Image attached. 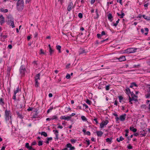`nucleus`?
<instances>
[{
  "label": "nucleus",
  "instance_id": "obj_1",
  "mask_svg": "<svg viewBox=\"0 0 150 150\" xmlns=\"http://www.w3.org/2000/svg\"><path fill=\"white\" fill-rule=\"evenodd\" d=\"M24 7L23 0H18L16 4V8L18 11H22Z\"/></svg>",
  "mask_w": 150,
  "mask_h": 150
},
{
  "label": "nucleus",
  "instance_id": "obj_2",
  "mask_svg": "<svg viewBox=\"0 0 150 150\" xmlns=\"http://www.w3.org/2000/svg\"><path fill=\"white\" fill-rule=\"evenodd\" d=\"M7 18L8 19L7 21L8 24L11 26L12 28L15 27L14 24V19L13 18L11 15H9L7 16Z\"/></svg>",
  "mask_w": 150,
  "mask_h": 150
},
{
  "label": "nucleus",
  "instance_id": "obj_3",
  "mask_svg": "<svg viewBox=\"0 0 150 150\" xmlns=\"http://www.w3.org/2000/svg\"><path fill=\"white\" fill-rule=\"evenodd\" d=\"M10 114L11 111L10 110L8 111L7 109L5 110V119L6 121L9 120V117H10V118H11V117L10 116Z\"/></svg>",
  "mask_w": 150,
  "mask_h": 150
},
{
  "label": "nucleus",
  "instance_id": "obj_4",
  "mask_svg": "<svg viewBox=\"0 0 150 150\" xmlns=\"http://www.w3.org/2000/svg\"><path fill=\"white\" fill-rule=\"evenodd\" d=\"M19 71L21 74L23 75H25L26 71L25 66L24 65H22L20 68Z\"/></svg>",
  "mask_w": 150,
  "mask_h": 150
},
{
  "label": "nucleus",
  "instance_id": "obj_5",
  "mask_svg": "<svg viewBox=\"0 0 150 150\" xmlns=\"http://www.w3.org/2000/svg\"><path fill=\"white\" fill-rule=\"evenodd\" d=\"M131 97H130L129 95V102H131L132 101L134 100L135 101H137V99L135 98V97H137V96L134 94L133 92L131 94Z\"/></svg>",
  "mask_w": 150,
  "mask_h": 150
},
{
  "label": "nucleus",
  "instance_id": "obj_6",
  "mask_svg": "<svg viewBox=\"0 0 150 150\" xmlns=\"http://www.w3.org/2000/svg\"><path fill=\"white\" fill-rule=\"evenodd\" d=\"M137 49H133V48H129L125 50V52L127 53H131L135 52Z\"/></svg>",
  "mask_w": 150,
  "mask_h": 150
},
{
  "label": "nucleus",
  "instance_id": "obj_7",
  "mask_svg": "<svg viewBox=\"0 0 150 150\" xmlns=\"http://www.w3.org/2000/svg\"><path fill=\"white\" fill-rule=\"evenodd\" d=\"M108 122V121L107 120L103 121L100 124V128H102L104 127V126L106 125Z\"/></svg>",
  "mask_w": 150,
  "mask_h": 150
},
{
  "label": "nucleus",
  "instance_id": "obj_8",
  "mask_svg": "<svg viewBox=\"0 0 150 150\" xmlns=\"http://www.w3.org/2000/svg\"><path fill=\"white\" fill-rule=\"evenodd\" d=\"M60 118L61 119L67 120L68 121L71 119V116L66 117L65 116H62Z\"/></svg>",
  "mask_w": 150,
  "mask_h": 150
},
{
  "label": "nucleus",
  "instance_id": "obj_9",
  "mask_svg": "<svg viewBox=\"0 0 150 150\" xmlns=\"http://www.w3.org/2000/svg\"><path fill=\"white\" fill-rule=\"evenodd\" d=\"M88 52L86 50H85L83 48L81 49L79 52V54H86Z\"/></svg>",
  "mask_w": 150,
  "mask_h": 150
},
{
  "label": "nucleus",
  "instance_id": "obj_10",
  "mask_svg": "<svg viewBox=\"0 0 150 150\" xmlns=\"http://www.w3.org/2000/svg\"><path fill=\"white\" fill-rule=\"evenodd\" d=\"M126 114H124L123 115H121L120 117V119L121 121H124L126 118Z\"/></svg>",
  "mask_w": 150,
  "mask_h": 150
},
{
  "label": "nucleus",
  "instance_id": "obj_11",
  "mask_svg": "<svg viewBox=\"0 0 150 150\" xmlns=\"http://www.w3.org/2000/svg\"><path fill=\"white\" fill-rule=\"evenodd\" d=\"M72 6V2H70L68 4V6L67 8V10L68 11H69L71 10Z\"/></svg>",
  "mask_w": 150,
  "mask_h": 150
},
{
  "label": "nucleus",
  "instance_id": "obj_12",
  "mask_svg": "<svg viewBox=\"0 0 150 150\" xmlns=\"http://www.w3.org/2000/svg\"><path fill=\"white\" fill-rule=\"evenodd\" d=\"M108 20L110 22H112L113 20V17L112 14L109 13L107 15Z\"/></svg>",
  "mask_w": 150,
  "mask_h": 150
},
{
  "label": "nucleus",
  "instance_id": "obj_13",
  "mask_svg": "<svg viewBox=\"0 0 150 150\" xmlns=\"http://www.w3.org/2000/svg\"><path fill=\"white\" fill-rule=\"evenodd\" d=\"M4 18L2 15L0 16V23L2 24L4 22Z\"/></svg>",
  "mask_w": 150,
  "mask_h": 150
},
{
  "label": "nucleus",
  "instance_id": "obj_14",
  "mask_svg": "<svg viewBox=\"0 0 150 150\" xmlns=\"http://www.w3.org/2000/svg\"><path fill=\"white\" fill-rule=\"evenodd\" d=\"M40 73L36 74L35 77V80H40Z\"/></svg>",
  "mask_w": 150,
  "mask_h": 150
},
{
  "label": "nucleus",
  "instance_id": "obj_15",
  "mask_svg": "<svg viewBox=\"0 0 150 150\" xmlns=\"http://www.w3.org/2000/svg\"><path fill=\"white\" fill-rule=\"evenodd\" d=\"M108 40V38H107V39H105V40H101L100 42H99L98 40H97L96 41V42L95 44H96V45H98L99 43L101 44L103 42H104L105 41L107 40Z\"/></svg>",
  "mask_w": 150,
  "mask_h": 150
},
{
  "label": "nucleus",
  "instance_id": "obj_16",
  "mask_svg": "<svg viewBox=\"0 0 150 150\" xmlns=\"http://www.w3.org/2000/svg\"><path fill=\"white\" fill-rule=\"evenodd\" d=\"M118 60L120 62H122L123 61H124L125 60V56H122L120 57L118 59Z\"/></svg>",
  "mask_w": 150,
  "mask_h": 150
},
{
  "label": "nucleus",
  "instance_id": "obj_17",
  "mask_svg": "<svg viewBox=\"0 0 150 150\" xmlns=\"http://www.w3.org/2000/svg\"><path fill=\"white\" fill-rule=\"evenodd\" d=\"M96 133L98 137H101L103 134V133L101 131H97Z\"/></svg>",
  "mask_w": 150,
  "mask_h": 150
},
{
  "label": "nucleus",
  "instance_id": "obj_18",
  "mask_svg": "<svg viewBox=\"0 0 150 150\" xmlns=\"http://www.w3.org/2000/svg\"><path fill=\"white\" fill-rule=\"evenodd\" d=\"M142 17L146 20L150 21V16H147L145 15H143Z\"/></svg>",
  "mask_w": 150,
  "mask_h": 150
},
{
  "label": "nucleus",
  "instance_id": "obj_19",
  "mask_svg": "<svg viewBox=\"0 0 150 150\" xmlns=\"http://www.w3.org/2000/svg\"><path fill=\"white\" fill-rule=\"evenodd\" d=\"M129 129L130 130L134 132H136L137 131V129L136 128H134L133 127H130L129 128Z\"/></svg>",
  "mask_w": 150,
  "mask_h": 150
},
{
  "label": "nucleus",
  "instance_id": "obj_20",
  "mask_svg": "<svg viewBox=\"0 0 150 150\" xmlns=\"http://www.w3.org/2000/svg\"><path fill=\"white\" fill-rule=\"evenodd\" d=\"M112 137H110V138H108L106 139V142H107L110 143L112 142Z\"/></svg>",
  "mask_w": 150,
  "mask_h": 150
},
{
  "label": "nucleus",
  "instance_id": "obj_21",
  "mask_svg": "<svg viewBox=\"0 0 150 150\" xmlns=\"http://www.w3.org/2000/svg\"><path fill=\"white\" fill-rule=\"evenodd\" d=\"M124 139V138L122 136H120L119 138H117L116 139V140L117 142H120V141H122Z\"/></svg>",
  "mask_w": 150,
  "mask_h": 150
},
{
  "label": "nucleus",
  "instance_id": "obj_22",
  "mask_svg": "<svg viewBox=\"0 0 150 150\" xmlns=\"http://www.w3.org/2000/svg\"><path fill=\"white\" fill-rule=\"evenodd\" d=\"M57 49L59 51V52L61 53V47L60 45H57L56 46Z\"/></svg>",
  "mask_w": 150,
  "mask_h": 150
},
{
  "label": "nucleus",
  "instance_id": "obj_23",
  "mask_svg": "<svg viewBox=\"0 0 150 150\" xmlns=\"http://www.w3.org/2000/svg\"><path fill=\"white\" fill-rule=\"evenodd\" d=\"M16 113L18 117L19 118H20L21 119H22L23 118L22 115L18 111H17Z\"/></svg>",
  "mask_w": 150,
  "mask_h": 150
},
{
  "label": "nucleus",
  "instance_id": "obj_24",
  "mask_svg": "<svg viewBox=\"0 0 150 150\" xmlns=\"http://www.w3.org/2000/svg\"><path fill=\"white\" fill-rule=\"evenodd\" d=\"M126 91L128 94V96L129 95V94H131L132 93V92H131L130 91V90L129 88H127L126 89Z\"/></svg>",
  "mask_w": 150,
  "mask_h": 150
},
{
  "label": "nucleus",
  "instance_id": "obj_25",
  "mask_svg": "<svg viewBox=\"0 0 150 150\" xmlns=\"http://www.w3.org/2000/svg\"><path fill=\"white\" fill-rule=\"evenodd\" d=\"M134 86L137 87V84L134 82H133L131 83L130 87L132 88Z\"/></svg>",
  "mask_w": 150,
  "mask_h": 150
},
{
  "label": "nucleus",
  "instance_id": "obj_26",
  "mask_svg": "<svg viewBox=\"0 0 150 150\" xmlns=\"http://www.w3.org/2000/svg\"><path fill=\"white\" fill-rule=\"evenodd\" d=\"M35 86L36 87H38L39 85V83L38 82V80H35Z\"/></svg>",
  "mask_w": 150,
  "mask_h": 150
},
{
  "label": "nucleus",
  "instance_id": "obj_27",
  "mask_svg": "<svg viewBox=\"0 0 150 150\" xmlns=\"http://www.w3.org/2000/svg\"><path fill=\"white\" fill-rule=\"evenodd\" d=\"M5 103L3 101V99L2 98H0V104L3 105Z\"/></svg>",
  "mask_w": 150,
  "mask_h": 150
},
{
  "label": "nucleus",
  "instance_id": "obj_28",
  "mask_svg": "<svg viewBox=\"0 0 150 150\" xmlns=\"http://www.w3.org/2000/svg\"><path fill=\"white\" fill-rule=\"evenodd\" d=\"M41 135H43L45 137H47V133L45 132H42L41 133Z\"/></svg>",
  "mask_w": 150,
  "mask_h": 150
},
{
  "label": "nucleus",
  "instance_id": "obj_29",
  "mask_svg": "<svg viewBox=\"0 0 150 150\" xmlns=\"http://www.w3.org/2000/svg\"><path fill=\"white\" fill-rule=\"evenodd\" d=\"M20 91V89H19V87L18 86L17 88V89L16 91H15L14 92V93L15 94H16L17 93H18Z\"/></svg>",
  "mask_w": 150,
  "mask_h": 150
},
{
  "label": "nucleus",
  "instance_id": "obj_30",
  "mask_svg": "<svg viewBox=\"0 0 150 150\" xmlns=\"http://www.w3.org/2000/svg\"><path fill=\"white\" fill-rule=\"evenodd\" d=\"M54 52V50H52V48H50V49H49V52L50 55H52V54Z\"/></svg>",
  "mask_w": 150,
  "mask_h": 150
},
{
  "label": "nucleus",
  "instance_id": "obj_31",
  "mask_svg": "<svg viewBox=\"0 0 150 150\" xmlns=\"http://www.w3.org/2000/svg\"><path fill=\"white\" fill-rule=\"evenodd\" d=\"M81 118L82 120L84 121H87V119L86 118V117L83 116H82L81 117Z\"/></svg>",
  "mask_w": 150,
  "mask_h": 150
},
{
  "label": "nucleus",
  "instance_id": "obj_32",
  "mask_svg": "<svg viewBox=\"0 0 150 150\" xmlns=\"http://www.w3.org/2000/svg\"><path fill=\"white\" fill-rule=\"evenodd\" d=\"M70 141L72 144H74L76 142V140L73 139H71Z\"/></svg>",
  "mask_w": 150,
  "mask_h": 150
},
{
  "label": "nucleus",
  "instance_id": "obj_33",
  "mask_svg": "<svg viewBox=\"0 0 150 150\" xmlns=\"http://www.w3.org/2000/svg\"><path fill=\"white\" fill-rule=\"evenodd\" d=\"M97 36L98 38L100 39H102L101 37L102 36L101 35V34H97Z\"/></svg>",
  "mask_w": 150,
  "mask_h": 150
},
{
  "label": "nucleus",
  "instance_id": "obj_34",
  "mask_svg": "<svg viewBox=\"0 0 150 150\" xmlns=\"http://www.w3.org/2000/svg\"><path fill=\"white\" fill-rule=\"evenodd\" d=\"M86 103L90 105L91 104V102L89 99H87L86 101Z\"/></svg>",
  "mask_w": 150,
  "mask_h": 150
},
{
  "label": "nucleus",
  "instance_id": "obj_35",
  "mask_svg": "<svg viewBox=\"0 0 150 150\" xmlns=\"http://www.w3.org/2000/svg\"><path fill=\"white\" fill-rule=\"evenodd\" d=\"M127 148L129 149H132V146H131L130 144H129L127 146Z\"/></svg>",
  "mask_w": 150,
  "mask_h": 150
},
{
  "label": "nucleus",
  "instance_id": "obj_36",
  "mask_svg": "<svg viewBox=\"0 0 150 150\" xmlns=\"http://www.w3.org/2000/svg\"><path fill=\"white\" fill-rule=\"evenodd\" d=\"M71 109V108L69 107H66L65 108V112H68Z\"/></svg>",
  "mask_w": 150,
  "mask_h": 150
},
{
  "label": "nucleus",
  "instance_id": "obj_37",
  "mask_svg": "<svg viewBox=\"0 0 150 150\" xmlns=\"http://www.w3.org/2000/svg\"><path fill=\"white\" fill-rule=\"evenodd\" d=\"M38 145L39 146L42 145V141H39L38 142Z\"/></svg>",
  "mask_w": 150,
  "mask_h": 150
},
{
  "label": "nucleus",
  "instance_id": "obj_38",
  "mask_svg": "<svg viewBox=\"0 0 150 150\" xmlns=\"http://www.w3.org/2000/svg\"><path fill=\"white\" fill-rule=\"evenodd\" d=\"M40 54H46L45 52H44L43 50L42 49H41L40 50Z\"/></svg>",
  "mask_w": 150,
  "mask_h": 150
},
{
  "label": "nucleus",
  "instance_id": "obj_39",
  "mask_svg": "<svg viewBox=\"0 0 150 150\" xmlns=\"http://www.w3.org/2000/svg\"><path fill=\"white\" fill-rule=\"evenodd\" d=\"M72 146L71 144L70 143H68L66 145V146L67 148H70Z\"/></svg>",
  "mask_w": 150,
  "mask_h": 150
},
{
  "label": "nucleus",
  "instance_id": "obj_40",
  "mask_svg": "<svg viewBox=\"0 0 150 150\" xmlns=\"http://www.w3.org/2000/svg\"><path fill=\"white\" fill-rule=\"evenodd\" d=\"M70 75L68 74H67L66 76V78L67 79H69L70 78Z\"/></svg>",
  "mask_w": 150,
  "mask_h": 150
},
{
  "label": "nucleus",
  "instance_id": "obj_41",
  "mask_svg": "<svg viewBox=\"0 0 150 150\" xmlns=\"http://www.w3.org/2000/svg\"><path fill=\"white\" fill-rule=\"evenodd\" d=\"M125 14L124 13L122 12V11L121 12V16L120 17V18H123L124 16H125Z\"/></svg>",
  "mask_w": 150,
  "mask_h": 150
},
{
  "label": "nucleus",
  "instance_id": "obj_42",
  "mask_svg": "<svg viewBox=\"0 0 150 150\" xmlns=\"http://www.w3.org/2000/svg\"><path fill=\"white\" fill-rule=\"evenodd\" d=\"M17 107L18 108H21L23 107V105L21 104H18L17 105Z\"/></svg>",
  "mask_w": 150,
  "mask_h": 150
},
{
  "label": "nucleus",
  "instance_id": "obj_43",
  "mask_svg": "<svg viewBox=\"0 0 150 150\" xmlns=\"http://www.w3.org/2000/svg\"><path fill=\"white\" fill-rule=\"evenodd\" d=\"M78 16L80 18H82L83 17V14L81 13H79L78 14Z\"/></svg>",
  "mask_w": 150,
  "mask_h": 150
},
{
  "label": "nucleus",
  "instance_id": "obj_44",
  "mask_svg": "<svg viewBox=\"0 0 150 150\" xmlns=\"http://www.w3.org/2000/svg\"><path fill=\"white\" fill-rule=\"evenodd\" d=\"M53 109V108L52 107L50 108V109H49L47 111V113H49L50 111H51Z\"/></svg>",
  "mask_w": 150,
  "mask_h": 150
},
{
  "label": "nucleus",
  "instance_id": "obj_45",
  "mask_svg": "<svg viewBox=\"0 0 150 150\" xmlns=\"http://www.w3.org/2000/svg\"><path fill=\"white\" fill-rule=\"evenodd\" d=\"M25 146L26 148L28 149L30 146L29 145V144L28 143H27L25 144Z\"/></svg>",
  "mask_w": 150,
  "mask_h": 150
},
{
  "label": "nucleus",
  "instance_id": "obj_46",
  "mask_svg": "<svg viewBox=\"0 0 150 150\" xmlns=\"http://www.w3.org/2000/svg\"><path fill=\"white\" fill-rule=\"evenodd\" d=\"M57 118V116H56L54 115V116H53L51 118V120H53L56 119Z\"/></svg>",
  "mask_w": 150,
  "mask_h": 150
},
{
  "label": "nucleus",
  "instance_id": "obj_47",
  "mask_svg": "<svg viewBox=\"0 0 150 150\" xmlns=\"http://www.w3.org/2000/svg\"><path fill=\"white\" fill-rule=\"evenodd\" d=\"M33 108H31L30 107H29L27 109V110L28 111H32L33 110Z\"/></svg>",
  "mask_w": 150,
  "mask_h": 150
},
{
  "label": "nucleus",
  "instance_id": "obj_48",
  "mask_svg": "<svg viewBox=\"0 0 150 150\" xmlns=\"http://www.w3.org/2000/svg\"><path fill=\"white\" fill-rule=\"evenodd\" d=\"M120 102H121V100L123 99V97L122 96H120L119 97Z\"/></svg>",
  "mask_w": 150,
  "mask_h": 150
},
{
  "label": "nucleus",
  "instance_id": "obj_49",
  "mask_svg": "<svg viewBox=\"0 0 150 150\" xmlns=\"http://www.w3.org/2000/svg\"><path fill=\"white\" fill-rule=\"evenodd\" d=\"M146 98H149L150 97V93H149L148 94H147L146 95Z\"/></svg>",
  "mask_w": 150,
  "mask_h": 150
},
{
  "label": "nucleus",
  "instance_id": "obj_50",
  "mask_svg": "<svg viewBox=\"0 0 150 150\" xmlns=\"http://www.w3.org/2000/svg\"><path fill=\"white\" fill-rule=\"evenodd\" d=\"M110 86L108 85L106 86L105 89L106 91H108L109 89Z\"/></svg>",
  "mask_w": 150,
  "mask_h": 150
},
{
  "label": "nucleus",
  "instance_id": "obj_51",
  "mask_svg": "<svg viewBox=\"0 0 150 150\" xmlns=\"http://www.w3.org/2000/svg\"><path fill=\"white\" fill-rule=\"evenodd\" d=\"M16 94H15L14 93L13 96V98L15 100H16Z\"/></svg>",
  "mask_w": 150,
  "mask_h": 150
},
{
  "label": "nucleus",
  "instance_id": "obj_52",
  "mask_svg": "<svg viewBox=\"0 0 150 150\" xmlns=\"http://www.w3.org/2000/svg\"><path fill=\"white\" fill-rule=\"evenodd\" d=\"M53 132H55L54 134H55V135H56V134H58V131L57 130H53Z\"/></svg>",
  "mask_w": 150,
  "mask_h": 150
},
{
  "label": "nucleus",
  "instance_id": "obj_53",
  "mask_svg": "<svg viewBox=\"0 0 150 150\" xmlns=\"http://www.w3.org/2000/svg\"><path fill=\"white\" fill-rule=\"evenodd\" d=\"M105 35V33L104 31H102L101 32V35H102V36H103V35Z\"/></svg>",
  "mask_w": 150,
  "mask_h": 150
},
{
  "label": "nucleus",
  "instance_id": "obj_54",
  "mask_svg": "<svg viewBox=\"0 0 150 150\" xmlns=\"http://www.w3.org/2000/svg\"><path fill=\"white\" fill-rule=\"evenodd\" d=\"M93 120H94L96 122V124H98V121H97V118H94L93 119Z\"/></svg>",
  "mask_w": 150,
  "mask_h": 150
},
{
  "label": "nucleus",
  "instance_id": "obj_55",
  "mask_svg": "<svg viewBox=\"0 0 150 150\" xmlns=\"http://www.w3.org/2000/svg\"><path fill=\"white\" fill-rule=\"evenodd\" d=\"M64 0H58V2H59L60 4L62 5L63 2Z\"/></svg>",
  "mask_w": 150,
  "mask_h": 150
},
{
  "label": "nucleus",
  "instance_id": "obj_56",
  "mask_svg": "<svg viewBox=\"0 0 150 150\" xmlns=\"http://www.w3.org/2000/svg\"><path fill=\"white\" fill-rule=\"evenodd\" d=\"M36 144V142L35 141L33 142L31 144V146L34 145Z\"/></svg>",
  "mask_w": 150,
  "mask_h": 150
},
{
  "label": "nucleus",
  "instance_id": "obj_57",
  "mask_svg": "<svg viewBox=\"0 0 150 150\" xmlns=\"http://www.w3.org/2000/svg\"><path fill=\"white\" fill-rule=\"evenodd\" d=\"M37 114H35L33 115V116L32 117V118H36V117H37Z\"/></svg>",
  "mask_w": 150,
  "mask_h": 150
},
{
  "label": "nucleus",
  "instance_id": "obj_58",
  "mask_svg": "<svg viewBox=\"0 0 150 150\" xmlns=\"http://www.w3.org/2000/svg\"><path fill=\"white\" fill-rule=\"evenodd\" d=\"M75 149V148L74 146H71L70 148V149L69 150H74Z\"/></svg>",
  "mask_w": 150,
  "mask_h": 150
},
{
  "label": "nucleus",
  "instance_id": "obj_59",
  "mask_svg": "<svg viewBox=\"0 0 150 150\" xmlns=\"http://www.w3.org/2000/svg\"><path fill=\"white\" fill-rule=\"evenodd\" d=\"M58 135H59V134H56V135H55V136H56V137L55 138V139H57V140H58Z\"/></svg>",
  "mask_w": 150,
  "mask_h": 150
},
{
  "label": "nucleus",
  "instance_id": "obj_60",
  "mask_svg": "<svg viewBox=\"0 0 150 150\" xmlns=\"http://www.w3.org/2000/svg\"><path fill=\"white\" fill-rule=\"evenodd\" d=\"M52 137H48V138H47V140L48 141H49L51 140H52Z\"/></svg>",
  "mask_w": 150,
  "mask_h": 150
},
{
  "label": "nucleus",
  "instance_id": "obj_61",
  "mask_svg": "<svg viewBox=\"0 0 150 150\" xmlns=\"http://www.w3.org/2000/svg\"><path fill=\"white\" fill-rule=\"evenodd\" d=\"M70 64H67L66 66V68L67 69L69 68V66H70Z\"/></svg>",
  "mask_w": 150,
  "mask_h": 150
},
{
  "label": "nucleus",
  "instance_id": "obj_62",
  "mask_svg": "<svg viewBox=\"0 0 150 150\" xmlns=\"http://www.w3.org/2000/svg\"><path fill=\"white\" fill-rule=\"evenodd\" d=\"M86 134L89 136H90L91 135V133L90 132L87 131L86 132Z\"/></svg>",
  "mask_w": 150,
  "mask_h": 150
},
{
  "label": "nucleus",
  "instance_id": "obj_63",
  "mask_svg": "<svg viewBox=\"0 0 150 150\" xmlns=\"http://www.w3.org/2000/svg\"><path fill=\"white\" fill-rule=\"evenodd\" d=\"M38 35V33L37 32H35L34 34V37L36 38Z\"/></svg>",
  "mask_w": 150,
  "mask_h": 150
},
{
  "label": "nucleus",
  "instance_id": "obj_64",
  "mask_svg": "<svg viewBox=\"0 0 150 150\" xmlns=\"http://www.w3.org/2000/svg\"><path fill=\"white\" fill-rule=\"evenodd\" d=\"M8 47L10 49H11L12 48V45H9L8 46Z\"/></svg>",
  "mask_w": 150,
  "mask_h": 150
}]
</instances>
